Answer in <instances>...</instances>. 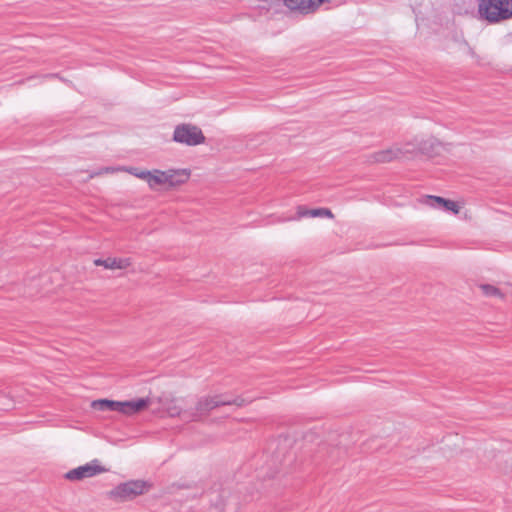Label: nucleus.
Segmentation results:
<instances>
[{"instance_id": "nucleus-1", "label": "nucleus", "mask_w": 512, "mask_h": 512, "mask_svg": "<svg viewBox=\"0 0 512 512\" xmlns=\"http://www.w3.org/2000/svg\"><path fill=\"white\" fill-rule=\"evenodd\" d=\"M137 175L139 179L145 180L151 189L156 190L159 187L174 188L186 183L190 178V171L187 169H168L166 171L154 169L141 171Z\"/></svg>"}, {"instance_id": "nucleus-2", "label": "nucleus", "mask_w": 512, "mask_h": 512, "mask_svg": "<svg viewBox=\"0 0 512 512\" xmlns=\"http://www.w3.org/2000/svg\"><path fill=\"white\" fill-rule=\"evenodd\" d=\"M478 14L489 23H499L512 18V3L508 0H479Z\"/></svg>"}, {"instance_id": "nucleus-3", "label": "nucleus", "mask_w": 512, "mask_h": 512, "mask_svg": "<svg viewBox=\"0 0 512 512\" xmlns=\"http://www.w3.org/2000/svg\"><path fill=\"white\" fill-rule=\"evenodd\" d=\"M150 404L149 399L139 398L130 401H114L98 399L91 402V407L99 411H117L130 416L146 409Z\"/></svg>"}, {"instance_id": "nucleus-4", "label": "nucleus", "mask_w": 512, "mask_h": 512, "mask_svg": "<svg viewBox=\"0 0 512 512\" xmlns=\"http://www.w3.org/2000/svg\"><path fill=\"white\" fill-rule=\"evenodd\" d=\"M225 405L242 406L244 405V400L239 397L234 399H222L221 396L202 397L196 404L195 412L190 413L189 417L193 421H198L203 416L208 415L213 409Z\"/></svg>"}, {"instance_id": "nucleus-5", "label": "nucleus", "mask_w": 512, "mask_h": 512, "mask_svg": "<svg viewBox=\"0 0 512 512\" xmlns=\"http://www.w3.org/2000/svg\"><path fill=\"white\" fill-rule=\"evenodd\" d=\"M151 485L143 480H130L117 485L108 495L110 498L119 501L132 500L135 497L144 494L150 489Z\"/></svg>"}, {"instance_id": "nucleus-6", "label": "nucleus", "mask_w": 512, "mask_h": 512, "mask_svg": "<svg viewBox=\"0 0 512 512\" xmlns=\"http://www.w3.org/2000/svg\"><path fill=\"white\" fill-rule=\"evenodd\" d=\"M173 140L187 146H196L205 142V136L195 125L180 124L175 127Z\"/></svg>"}, {"instance_id": "nucleus-7", "label": "nucleus", "mask_w": 512, "mask_h": 512, "mask_svg": "<svg viewBox=\"0 0 512 512\" xmlns=\"http://www.w3.org/2000/svg\"><path fill=\"white\" fill-rule=\"evenodd\" d=\"M106 471L107 469L101 466L98 460H93L90 463L68 471L65 474V478L70 481H80Z\"/></svg>"}, {"instance_id": "nucleus-8", "label": "nucleus", "mask_w": 512, "mask_h": 512, "mask_svg": "<svg viewBox=\"0 0 512 512\" xmlns=\"http://www.w3.org/2000/svg\"><path fill=\"white\" fill-rule=\"evenodd\" d=\"M401 158V151L394 146L385 150L377 151L368 156L370 163H389Z\"/></svg>"}, {"instance_id": "nucleus-9", "label": "nucleus", "mask_w": 512, "mask_h": 512, "mask_svg": "<svg viewBox=\"0 0 512 512\" xmlns=\"http://www.w3.org/2000/svg\"><path fill=\"white\" fill-rule=\"evenodd\" d=\"M423 203L433 208H444L446 211H451L454 214L459 213V206L456 202L440 196L427 195L425 196Z\"/></svg>"}, {"instance_id": "nucleus-10", "label": "nucleus", "mask_w": 512, "mask_h": 512, "mask_svg": "<svg viewBox=\"0 0 512 512\" xmlns=\"http://www.w3.org/2000/svg\"><path fill=\"white\" fill-rule=\"evenodd\" d=\"M418 144L419 152L429 156L438 153V148L440 147V142L434 137L418 139Z\"/></svg>"}, {"instance_id": "nucleus-11", "label": "nucleus", "mask_w": 512, "mask_h": 512, "mask_svg": "<svg viewBox=\"0 0 512 512\" xmlns=\"http://www.w3.org/2000/svg\"><path fill=\"white\" fill-rule=\"evenodd\" d=\"M418 146V138H414L412 141L403 144H395V147L401 151V157L419 152Z\"/></svg>"}, {"instance_id": "nucleus-12", "label": "nucleus", "mask_w": 512, "mask_h": 512, "mask_svg": "<svg viewBox=\"0 0 512 512\" xmlns=\"http://www.w3.org/2000/svg\"><path fill=\"white\" fill-rule=\"evenodd\" d=\"M483 294L487 297H497L502 299L504 297L503 293L497 287L490 284H481L479 286Z\"/></svg>"}, {"instance_id": "nucleus-13", "label": "nucleus", "mask_w": 512, "mask_h": 512, "mask_svg": "<svg viewBox=\"0 0 512 512\" xmlns=\"http://www.w3.org/2000/svg\"><path fill=\"white\" fill-rule=\"evenodd\" d=\"M94 264L96 266H103L106 269H116V258L108 257L107 259H95Z\"/></svg>"}, {"instance_id": "nucleus-14", "label": "nucleus", "mask_w": 512, "mask_h": 512, "mask_svg": "<svg viewBox=\"0 0 512 512\" xmlns=\"http://www.w3.org/2000/svg\"><path fill=\"white\" fill-rule=\"evenodd\" d=\"M309 217H328L333 218V213L327 208H316L309 210Z\"/></svg>"}, {"instance_id": "nucleus-15", "label": "nucleus", "mask_w": 512, "mask_h": 512, "mask_svg": "<svg viewBox=\"0 0 512 512\" xmlns=\"http://www.w3.org/2000/svg\"><path fill=\"white\" fill-rule=\"evenodd\" d=\"M131 263L130 258H116V269H126Z\"/></svg>"}, {"instance_id": "nucleus-16", "label": "nucleus", "mask_w": 512, "mask_h": 512, "mask_svg": "<svg viewBox=\"0 0 512 512\" xmlns=\"http://www.w3.org/2000/svg\"><path fill=\"white\" fill-rule=\"evenodd\" d=\"M167 412L168 414L171 416V417H175V416H180L182 415V411L179 407L173 405V406H169L167 408ZM188 413L185 411L183 412V415L186 416Z\"/></svg>"}, {"instance_id": "nucleus-17", "label": "nucleus", "mask_w": 512, "mask_h": 512, "mask_svg": "<svg viewBox=\"0 0 512 512\" xmlns=\"http://www.w3.org/2000/svg\"><path fill=\"white\" fill-rule=\"evenodd\" d=\"M309 210L310 209H307L304 206H298L296 219H300V218H303V217H309Z\"/></svg>"}, {"instance_id": "nucleus-18", "label": "nucleus", "mask_w": 512, "mask_h": 512, "mask_svg": "<svg viewBox=\"0 0 512 512\" xmlns=\"http://www.w3.org/2000/svg\"><path fill=\"white\" fill-rule=\"evenodd\" d=\"M142 170H139L138 168L131 167L128 169V172L132 175L136 176L138 178L137 174H140Z\"/></svg>"}, {"instance_id": "nucleus-19", "label": "nucleus", "mask_w": 512, "mask_h": 512, "mask_svg": "<svg viewBox=\"0 0 512 512\" xmlns=\"http://www.w3.org/2000/svg\"><path fill=\"white\" fill-rule=\"evenodd\" d=\"M117 169L113 168V167H106L104 168L102 171L106 172V173H112L114 171H116Z\"/></svg>"}, {"instance_id": "nucleus-20", "label": "nucleus", "mask_w": 512, "mask_h": 512, "mask_svg": "<svg viewBox=\"0 0 512 512\" xmlns=\"http://www.w3.org/2000/svg\"><path fill=\"white\" fill-rule=\"evenodd\" d=\"M101 173H102V171H101V172L94 173V174H91V175H90V177H94V176H96V175H100Z\"/></svg>"}, {"instance_id": "nucleus-21", "label": "nucleus", "mask_w": 512, "mask_h": 512, "mask_svg": "<svg viewBox=\"0 0 512 512\" xmlns=\"http://www.w3.org/2000/svg\"><path fill=\"white\" fill-rule=\"evenodd\" d=\"M510 3H512V0H508Z\"/></svg>"}]
</instances>
